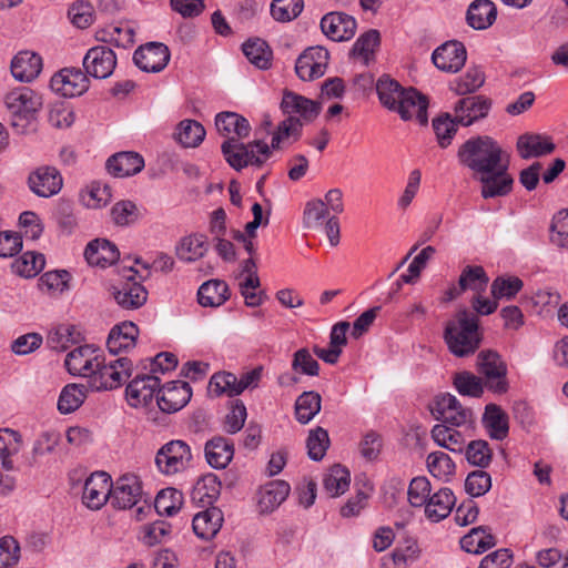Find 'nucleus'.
<instances>
[{
	"mask_svg": "<svg viewBox=\"0 0 568 568\" xmlns=\"http://www.w3.org/2000/svg\"><path fill=\"white\" fill-rule=\"evenodd\" d=\"M182 505L183 494L172 487L159 491L154 500V508L160 516H172L181 509Z\"/></svg>",
	"mask_w": 568,
	"mask_h": 568,
	"instance_id": "nucleus-49",
	"label": "nucleus"
},
{
	"mask_svg": "<svg viewBox=\"0 0 568 568\" xmlns=\"http://www.w3.org/2000/svg\"><path fill=\"white\" fill-rule=\"evenodd\" d=\"M523 286V281L517 276H497L491 283L490 292L494 300H511Z\"/></svg>",
	"mask_w": 568,
	"mask_h": 568,
	"instance_id": "nucleus-57",
	"label": "nucleus"
},
{
	"mask_svg": "<svg viewBox=\"0 0 568 568\" xmlns=\"http://www.w3.org/2000/svg\"><path fill=\"white\" fill-rule=\"evenodd\" d=\"M379 32L375 29L368 30L355 41L349 55L361 58L367 64L371 55L374 54L375 49L379 45Z\"/></svg>",
	"mask_w": 568,
	"mask_h": 568,
	"instance_id": "nucleus-56",
	"label": "nucleus"
},
{
	"mask_svg": "<svg viewBox=\"0 0 568 568\" xmlns=\"http://www.w3.org/2000/svg\"><path fill=\"white\" fill-rule=\"evenodd\" d=\"M329 446V437L326 429L316 427L312 429L306 439L308 457L315 462L322 460Z\"/></svg>",
	"mask_w": 568,
	"mask_h": 568,
	"instance_id": "nucleus-62",
	"label": "nucleus"
},
{
	"mask_svg": "<svg viewBox=\"0 0 568 568\" xmlns=\"http://www.w3.org/2000/svg\"><path fill=\"white\" fill-rule=\"evenodd\" d=\"M459 162L475 174L490 173L509 164V155L489 135H478L463 143L457 153Z\"/></svg>",
	"mask_w": 568,
	"mask_h": 568,
	"instance_id": "nucleus-1",
	"label": "nucleus"
},
{
	"mask_svg": "<svg viewBox=\"0 0 568 568\" xmlns=\"http://www.w3.org/2000/svg\"><path fill=\"white\" fill-rule=\"evenodd\" d=\"M111 477L104 471H95L87 478L83 486L82 501L90 509H100L111 500Z\"/></svg>",
	"mask_w": 568,
	"mask_h": 568,
	"instance_id": "nucleus-18",
	"label": "nucleus"
},
{
	"mask_svg": "<svg viewBox=\"0 0 568 568\" xmlns=\"http://www.w3.org/2000/svg\"><path fill=\"white\" fill-rule=\"evenodd\" d=\"M247 60L261 70H267L272 64L273 52L266 41L254 38L248 39L242 45Z\"/></svg>",
	"mask_w": 568,
	"mask_h": 568,
	"instance_id": "nucleus-40",
	"label": "nucleus"
},
{
	"mask_svg": "<svg viewBox=\"0 0 568 568\" xmlns=\"http://www.w3.org/2000/svg\"><path fill=\"white\" fill-rule=\"evenodd\" d=\"M192 397V388L186 382L173 381L161 387L156 395L159 408L164 413L182 409Z\"/></svg>",
	"mask_w": 568,
	"mask_h": 568,
	"instance_id": "nucleus-16",
	"label": "nucleus"
},
{
	"mask_svg": "<svg viewBox=\"0 0 568 568\" xmlns=\"http://www.w3.org/2000/svg\"><path fill=\"white\" fill-rule=\"evenodd\" d=\"M10 124L16 133L24 134L31 131L36 121V94L28 87L11 90L4 98Z\"/></svg>",
	"mask_w": 568,
	"mask_h": 568,
	"instance_id": "nucleus-4",
	"label": "nucleus"
},
{
	"mask_svg": "<svg viewBox=\"0 0 568 568\" xmlns=\"http://www.w3.org/2000/svg\"><path fill=\"white\" fill-rule=\"evenodd\" d=\"M465 449V456L469 464L479 468L489 466L493 457V450L486 440H471Z\"/></svg>",
	"mask_w": 568,
	"mask_h": 568,
	"instance_id": "nucleus-58",
	"label": "nucleus"
},
{
	"mask_svg": "<svg viewBox=\"0 0 568 568\" xmlns=\"http://www.w3.org/2000/svg\"><path fill=\"white\" fill-rule=\"evenodd\" d=\"M453 384L462 396L479 398L484 394L485 383L480 377L467 371L455 374Z\"/></svg>",
	"mask_w": 568,
	"mask_h": 568,
	"instance_id": "nucleus-55",
	"label": "nucleus"
},
{
	"mask_svg": "<svg viewBox=\"0 0 568 568\" xmlns=\"http://www.w3.org/2000/svg\"><path fill=\"white\" fill-rule=\"evenodd\" d=\"M351 474L342 465H334L323 479L324 488L332 497L344 494L349 486Z\"/></svg>",
	"mask_w": 568,
	"mask_h": 568,
	"instance_id": "nucleus-50",
	"label": "nucleus"
},
{
	"mask_svg": "<svg viewBox=\"0 0 568 568\" xmlns=\"http://www.w3.org/2000/svg\"><path fill=\"white\" fill-rule=\"evenodd\" d=\"M481 424L491 439L504 440L509 434L508 414L497 404L485 406Z\"/></svg>",
	"mask_w": 568,
	"mask_h": 568,
	"instance_id": "nucleus-27",
	"label": "nucleus"
},
{
	"mask_svg": "<svg viewBox=\"0 0 568 568\" xmlns=\"http://www.w3.org/2000/svg\"><path fill=\"white\" fill-rule=\"evenodd\" d=\"M209 390L216 396L227 394L232 397L242 394V390H240L239 377L229 372L214 374L210 379Z\"/></svg>",
	"mask_w": 568,
	"mask_h": 568,
	"instance_id": "nucleus-53",
	"label": "nucleus"
},
{
	"mask_svg": "<svg viewBox=\"0 0 568 568\" xmlns=\"http://www.w3.org/2000/svg\"><path fill=\"white\" fill-rule=\"evenodd\" d=\"M108 172L115 178L135 175L144 168V159L136 152H119L106 161Z\"/></svg>",
	"mask_w": 568,
	"mask_h": 568,
	"instance_id": "nucleus-28",
	"label": "nucleus"
},
{
	"mask_svg": "<svg viewBox=\"0 0 568 568\" xmlns=\"http://www.w3.org/2000/svg\"><path fill=\"white\" fill-rule=\"evenodd\" d=\"M303 0H273L271 14L278 22H288L296 19L303 11Z\"/></svg>",
	"mask_w": 568,
	"mask_h": 568,
	"instance_id": "nucleus-59",
	"label": "nucleus"
},
{
	"mask_svg": "<svg viewBox=\"0 0 568 568\" xmlns=\"http://www.w3.org/2000/svg\"><path fill=\"white\" fill-rule=\"evenodd\" d=\"M204 452L210 466L223 469L233 458L234 446L230 439L223 436H215L205 444Z\"/></svg>",
	"mask_w": 568,
	"mask_h": 568,
	"instance_id": "nucleus-32",
	"label": "nucleus"
},
{
	"mask_svg": "<svg viewBox=\"0 0 568 568\" xmlns=\"http://www.w3.org/2000/svg\"><path fill=\"white\" fill-rule=\"evenodd\" d=\"M90 80L79 68H64L54 73L50 80L53 92L64 98L79 97L89 90Z\"/></svg>",
	"mask_w": 568,
	"mask_h": 568,
	"instance_id": "nucleus-10",
	"label": "nucleus"
},
{
	"mask_svg": "<svg viewBox=\"0 0 568 568\" xmlns=\"http://www.w3.org/2000/svg\"><path fill=\"white\" fill-rule=\"evenodd\" d=\"M290 490V485L284 480H273L265 485L258 500L261 511H273L287 498Z\"/></svg>",
	"mask_w": 568,
	"mask_h": 568,
	"instance_id": "nucleus-39",
	"label": "nucleus"
},
{
	"mask_svg": "<svg viewBox=\"0 0 568 568\" xmlns=\"http://www.w3.org/2000/svg\"><path fill=\"white\" fill-rule=\"evenodd\" d=\"M479 321L467 308L459 310L446 323L444 339L450 353L458 357L474 354L480 345Z\"/></svg>",
	"mask_w": 568,
	"mask_h": 568,
	"instance_id": "nucleus-2",
	"label": "nucleus"
},
{
	"mask_svg": "<svg viewBox=\"0 0 568 568\" xmlns=\"http://www.w3.org/2000/svg\"><path fill=\"white\" fill-rule=\"evenodd\" d=\"M433 440L443 448L453 453H463L465 448V437L458 430L447 425L437 424L432 430Z\"/></svg>",
	"mask_w": 568,
	"mask_h": 568,
	"instance_id": "nucleus-41",
	"label": "nucleus"
},
{
	"mask_svg": "<svg viewBox=\"0 0 568 568\" xmlns=\"http://www.w3.org/2000/svg\"><path fill=\"white\" fill-rule=\"evenodd\" d=\"M87 397V388L79 384H68L63 387L59 399L58 409L61 414H70L77 410Z\"/></svg>",
	"mask_w": 568,
	"mask_h": 568,
	"instance_id": "nucleus-47",
	"label": "nucleus"
},
{
	"mask_svg": "<svg viewBox=\"0 0 568 568\" xmlns=\"http://www.w3.org/2000/svg\"><path fill=\"white\" fill-rule=\"evenodd\" d=\"M36 53L21 51L11 61L12 77L20 82H32L36 79Z\"/></svg>",
	"mask_w": 568,
	"mask_h": 568,
	"instance_id": "nucleus-48",
	"label": "nucleus"
},
{
	"mask_svg": "<svg viewBox=\"0 0 568 568\" xmlns=\"http://www.w3.org/2000/svg\"><path fill=\"white\" fill-rule=\"evenodd\" d=\"M485 83V73L480 67L471 65L465 74L456 78L449 89L457 95H466L476 92Z\"/></svg>",
	"mask_w": 568,
	"mask_h": 568,
	"instance_id": "nucleus-43",
	"label": "nucleus"
},
{
	"mask_svg": "<svg viewBox=\"0 0 568 568\" xmlns=\"http://www.w3.org/2000/svg\"><path fill=\"white\" fill-rule=\"evenodd\" d=\"M477 366L490 392L505 394L508 390L507 366L497 352L481 351L477 356Z\"/></svg>",
	"mask_w": 568,
	"mask_h": 568,
	"instance_id": "nucleus-7",
	"label": "nucleus"
},
{
	"mask_svg": "<svg viewBox=\"0 0 568 568\" xmlns=\"http://www.w3.org/2000/svg\"><path fill=\"white\" fill-rule=\"evenodd\" d=\"M22 446L21 435L10 428L0 429V462L4 469L11 470L13 463L10 459Z\"/></svg>",
	"mask_w": 568,
	"mask_h": 568,
	"instance_id": "nucleus-45",
	"label": "nucleus"
},
{
	"mask_svg": "<svg viewBox=\"0 0 568 568\" xmlns=\"http://www.w3.org/2000/svg\"><path fill=\"white\" fill-rule=\"evenodd\" d=\"M70 277L65 270L47 272L40 277L38 286L45 288L49 294L58 295L68 290Z\"/></svg>",
	"mask_w": 568,
	"mask_h": 568,
	"instance_id": "nucleus-63",
	"label": "nucleus"
},
{
	"mask_svg": "<svg viewBox=\"0 0 568 568\" xmlns=\"http://www.w3.org/2000/svg\"><path fill=\"white\" fill-rule=\"evenodd\" d=\"M142 497V486L138 476L125 474L111 487V505L119 509L132 508Z\"/></svg>",
	"mask_w": 568,
	"mask_h": 568,
	"instance_id": "nucleus-17",
	"label": "nucleus"
},
{
	"mask_svg": "<svg viewBox=\"0 0 568 568\" xmlns=\"http://www.w3.org/2000/svg\"><path fill=\"white\" fill-rule=\"evenodd\" d=\"M467 51L463 42L449 40L437 47L432 61L437 69L448 73H457L465 65Z\"/></svg>",
	"mask_w": 568,
	"mask_h": 568,
	"instance_id": "nucleus-14",
	"label": "nucleus"
},
{
	"mask_svg": "<svg viewBox=\"0 0 568 568\" xmlns=\"http://www.w3.org/2000/svg\"><path fill=\"white\" fill-rule=\"evenodd\" d=\"M329 53L324 47L307 48L296 60L295 72L303 81H310L324 75L328 64Z\"/></svg>",
	"mask_w": 568,
	"mask_h": 568,
	"instance_id": "nucleus-13",
	"label": "nucleus"
},
{
	"mask_svg": "<svg viewBox=\"0 0 568 568\" xmlns=\"http://www.w3.org/2000/svg\"><path fill=\"white\" fill-rule=\"evenodd\" d=\"M432 416L440 420L443 425L462 427L471 425L474 422L473 410L464 407L452 394L445 393L435 396L428 405Z\"/></svg>",
	"mask_w": 568,
	"mask_h": 568,
	"instance_id": "nucleus-5",
	"label": "nucleus"
},
{
	"mask_svg": "<svg viewBox=\"0 0 568 568\" xmlns=\"http://www.w3.org/2000/svg\"><path fill=\"white\" fill-rule=\"evenodd\" d=\"M209 251L207 237L204 234H192L181 240L176 246V255L184 262H195Z\"/></svg>",
	"mask_w": 568,
	"mask_h": 568,
	"instance_id": "nucleus-38",
	"label": "nucleus"
},
{
	"mask_svg": "<svg viewBox=\"0 0 568 568\" xmlns=\"http://www.w3.org/2000/svg\"><path fill=\"white\" fill-rule=\"evenodd\" d=\"M356 20L344 12H329L321 20L323 33L333 41H346L354 37Z\"/></svg>",
	"mask_w": 568,
	"mask_h": 568,
	"instance_id": "nucleus-23",
	"label": "nucleus"
},
{
	"mask_svg": "<svg viewBox=\"0 0 568 568\" xmlns=\"http://www.w3.org/2000/svg\"><path fill=\"white\" fill-rule=\"evenodd\" d=\"M508 166L509 164H503L495 171L478 176L481 183L480 194L484 199L506 196L511 192L514 179L508 173Z\"/></svg>",
	"mask_w": 568,
	"mask_h": 568,
	"instance_id": "nucleus-22",
	"label": "nucleus"
},
{
	"mask_svg": "<svg viewBox=\"0 0 568 568\" xmlns=\"http://www.w3.org/2000/svg\"><path fill=\"white\" fill-rule=\"evenodd\" d=\"M63 185V179L54 166L38 168V196L50 197L58 194Z\"/></svg>",
	"mask_w": 568,
	"mask_h": 568,
	"instance_id": "nucleus-44",
	"label": "nucleus"
},
{
	"mask_svg": "<svg viewBox=\"0 0 568 568\" xmlns=\"http://www.w3.org/2000/svg\"><path fill=\"white\" fill-rule=\"evenodd\" d=\"M426 463L429 473L438 479H446L455 471L453 459L444 452L430 453Z\"/></svg>",
	"mask_w": 568,
	"mask_h": 568,
	"instance_id": "nucleus-61",
	"label": "nucleus"
},
{
	"mask_svg": "<svg viewBox=\"0 0 568 568\" xmlns=\"http://www.w3.org/2000/svg\"><path fill=\"white\" fill-rule=\"evenodd\" d=\"M406 89H404L396 80L389 75H382L376 82V92L383 106L393 110L395 104L403 97Z\"/></svg>",
	"mask_w": 568,
	"mask_h": 568,
	"instance_id": "nucleus-46",
	"label": "nucleus"
},
{
	"mask_svg": "<svg viewBox=\"0 0 568 568\" xmlns=\"http://www.w3.org/2000/svg\"><path fill=\"white\" fill-rule=\"evenodd\" d=\"M550 232L552 244L568 250V210H561L554 216Z\"/></svg>",
	"mask_w": 568,
	"mask_h": 568,
	"instance_id": "nucleus-64",
	"label": "nucleus"
},
{
	"mask_svg": "<svg viewBox=\"0 0 568 568\" xmlns=\"http://www.w3.org/2000/svg\"><path fill=\"white\" fill-rule=\"evenodd\" d=\"M322 407V397L315 390L303 392L295 400V417L301 424L310 423Z\"/></svg>",
	"mask_w": 568,
	"mask_h": 568,
	"instance_id": "nucleus-42",
	"label": "nucleus"
},
{
	"mask_svg": "<svg viewBox=\"0 0 568 568\" xmlns=\"http://www.w3.org/2000/svg\"><path fill=\"white\" fill-rule=\"evenodd\" d=\"M221 481L215 474L209 473L202 476L192 491V499L202 507H213V503L221 494Z\"/></svg>",
	"mask_w": 568,
	"mask_h": 568,
	"instance_id": "nucleus-36",
	"label": "nucleus"
},
{
	"mask_svg": "<svg viewBox=\"0 0 568 568\" xmlns=\"http://www.w3.org/2000/svg\"><path fill=\"white\" fill-rule=\"evenodd\" d=\"M80 334L72 325H59L52 328L47 337L48 346L58 352L65 351L71 344L79 341Z\"/></svg>",
	"mask_w": 568,
	"mask_h": 568,
	"instance_id": "nucleus-54",
	"label": "nucleus"
},
{
	"mask_svg": "<svg viewBox=\"0 0 568 568\" xmlns=\"http://www.w3.org/2000/svg\"><path fill=\"white\" fill-rule=\"evenodd\" d=\"M131 371L132 362L129 358L120 357L105 364L101 355V362L91 375L89 386L94 390L118 388L131 376Z\"/></svg>",
	"mask_w": 568,
	"mask_h": 568,
	"instance_id": "nucleus-6",
	"label": "nucleus"
},
{
	"mask_svg": "<svg viewBox=\"0 0 568 568\" xmlns=\"http://www.w3.org/2000/svg\"><path fill=\"white\" fill-rule=\"evenodd\" d=\"M139 327L133 322H122L113 326L106 339V347L113 355L132 349L136 344Z\"/></svg>",
	"mask_w": 568,
	"mask_h": 568,
	"instance_id": "nucleus-25",
	"label": "nucleus"
},
{
	"mask_svg": "<svg viewBox=\"0 0 568 568\" xmlns=\"http://www.w3.org/2000/svg\"><path fill=\"white\" fill-rule=\"evenodd\" d=\"M192 459L190 446L180 439L164 444L155 456V464L161 473L173 475L184 470Z\"/></svg>",
	"mask_w": 568,
	"mask_h": 568,
	"instance_id": "nucleus-8",
	"label": "nucleus"
},
{
	"mask_svg": "<svg viewBox=\"0 0 568 568\" xmlns=\"http://www.w3.org/2000/svg\"><path fill=\"white\" fill-rule=\"evenodd\" d=\"M204 138L205 129L195 120H183L178 125L176 140L184 148H196Z\"/></svg>",
	"mask_w": 568,
	"mask_h": 568,
	"instance_id": "nucleus-52",
	"label": "nucleus"
},
{
	"mask_svg": "<svg viewBox=\"0 0 568 568\" xmlns=\"http://www.w3.org/2000/svg\"><path fill=\"white\" fill-rule=\"evenodd\" d=\"M489 278L483 266L479 265H467L462 271L458 284L462 290L474 291L476 293H481L486 290Z\"/></svg>",
	"mask_w": 568,
	"mask_h": 568,
	"instance_id": "nucleus-51",
	"label": "nucleus"
},
{
	"mask_svg": "<svg viewBox=\"0 0 568 568\" xmlns=\"http://www.w3.org/2000/svg\"><path fill=\"white\" fill-rule=\"evenodd\" d=\"M223 513L217 507H209L196 514L192 520L194 534L205 540L213 538L222 527Z\"/></svg>",
	"mask_w": 568,
	"mask_h": 568,
	"instance_id": "nucleus-30",
	"label": "nucleus"
},
{
	"mask_svg": "<svg viewBox=\"0 0 568 568\" xmlns=\"http://www.w3.org/2000/svg\"><path fill=\"white\" fill-rule=\"evenodd\" d=\"M84 257L90 265L104 268L119 260L120 252L116 245L109 240L95 239L88 243Z\"/></svg>",
	"mask_w": 568,
	"mask_h": 568,
	"instance_id": "nucleus-26",
	"label": "nucleus"
},
{
	"mask_svg": "<svg viewBox=\"0 0 568 568\" xmlns=\"http://www.w3.org/2000/svg\"><path fill=\"white\" fill-rule=\"evenodd\" d=\"M217 132L229 138L245 139L251 132L248 121L235 112H221L215 116Z\"/></svg>",
	"mask_w": 568,
	"mask_h": 568,
	"instance_id": "nucleus-31",
	"label": "nucleus"
},
{
	"mask_svg": "<svg viewBox=\"0 0 568 568\" xmlns=\"http://www.w3.org/2000/svg\"><path fill=\"white\" fill-rule=\"evenodd\" d=\"M229 297V285L222 280H210L203 283L197 291V301L204 307L221 306Z\"/></svg>",
	"mask_w": 568,
	"mask_h": 568,
	"instance_id": "nucleus-35",
	"label": "nucleus"
},
{
	"mask_svg": "<svg viewBox=\"0 0 568 568\" xmlns=\"http://www.w3.org/2000/svg\"><path fill=\"white\" fill-rule=\"evenodd\" d=\"M101 355V351L93 345H80L67 354L64 365L71 375L90 379L99 367Z\"/></svg>",
	"mask_w": 568,
	"mask_h": 568,
	"instance_id": "nucleus-11",
	"label": "nucleus"
},
{
	"mask_svg": "<svg viewBox=\"0 0 568 568\" xmlns=\"http://www.w3.org/2000/svg\"><path fill=\"white\" fill-rule=\"evenodd\" d=\"M242 139L229 138L221 145L226 163L235 171L252 165L261 168L271 156L270 145L262 140L243 143Z\"/></svg>",
	"mask_w": 568,
	"mask_h": 568,
	"instance_id": "nucleus-3",
	"label": "nucleus"
},
{
	"mask_svg": "<svg viewBox=\"0 0 568 568\" xmlns=\"http://www.w3.org/2000/svg\"><path fill=\"white\" fill-rule=\"evenodd\" d=\"M436 253V248L434 246L424 247L412 261L408 266L407 274H402L399 280L397 281V291L400 288L402 283L412 284L415 283L419 277L422 270L426 266L427 262L433 257Z\"/></svg>",
	"mask_w": 568,
	"mask_h": 568,
	"instance_id": "nucleus-60",
	"label": "nucleus"
},
{
	"mask_svg": "<svg viewBox=\"0 0 568 568\" xmlns=\"http://www.w3.org/2000/svg\"><path fill=\"white\" fill-rule=\"evenodd\" d=\"M160 389V378L152 374L138 375L126 386L125 395L130 406H146Z\"/></svg>",
	"mask_w": 568,
	"mask_h": 568,
	"instance_id": "nucleus-20",
	"label": "nucleus"
},
{
	"mask_svg": "<svg viewBox=\"0 0 568 568\" xmlns=\"http://www.w3.org/2000/svg\"><path fill=\"white\" fill-rule=\"evenodd\" d=\"M281 110L284 114L293 116L292 114H300L305 122L314 121L322 110L320 102L307 99L292 91H284Z\"/></svg>",
	"mask_w": 568,
	"mask_h": 568,
	"instance_id": "nucleus-24",
	"label": "nucleus"
},
{
	"mask_svg": "<svg viewBox=\"0 0 568 568\" xmlns=\"http://www.w3.org/2000/svg\"><path fill=\"white\" fill-rule=\"evenodd\" d=\"M516 146L523 159L539 158L552 153L556 149L551 138L534 133L520 135Z\"/></svg>",
	"mask_w": 568,
	"mask_h": 568,
	"instance_id": "nucleus-29",
	"label": "nucleus"
},
{
	"mask_svg": "<svg viewBox=\"0 0 568 568\" xmlns=\"http://www.w3.org/2000/svg\"><path fill=\"white\" fill-rule=\"evenodd\" d=\"M136 274L138 271L133 267L124 268L123 276L128 281L119 286L113 285L111 288L115 302L124 310H136L144 305L148 300L145 287L134 281Z\"/></svg>",
	"mask_w": 568,
	"mask_h": 568,
	"instance_id": "nucleus-9",
	"label": "nucleus"
},
{
	"mask_svg": "<svg viewBox=\"0 0 568 568\" xmlns=\"http://www.w3.org/2000/svg\"><path fill=\"white\" fill-rule=\"evenodd\" d=\"M82 64L87 75L95 79H106L115 69L116 55L109 47L97 45L88 50Z\"/></svg>",
	"mask_w": 568,
	"mask_h": 568,
	"instance_id": "nucleus-15",
	"label": "nucleus"
},
{
	"mask_svg": "<svg viewBox=\"0 0 568 568\" xmlns=\"http://www.w3.org/2000/svg\"><path fill=\"white\" fill-rule=\"evenodd\" d=\"M428 100L415 88L405 90L392 111L397 112L404 121L410 120L414 115L420 124H427Z\"/></svg>",
	"mask_w": 568,
	"mask_h": 568,
	"instance_id": "nucleus-19",
	"label": "nucleus"
},
{
	"mask_svg": "<svg viewBox=\"0 0 568 568\" xmlns=\"http://www.w3.org/2000/svg\"><path fill=\"white\" fill-rule=\"evenodd\" d=\"M497 17V9L490 0H475L467 10V23L475 30L489 28Z\"/></svg>",
	"mask_w": 568,
	"mask_h": 568,
	"instance_id": "nucleus-34",
	"label": "nucleus"
},
{
	"mask_svg": "<svg viewBox=\"0 0 568 568\" xmlns=\"http://www.w3.org/2000/svg\"><path fill=\"white\" fill-rule=\"evenodd\" d=\"M495 545L496 538L488 526L475 527L460 539L462 548L473 554H483Z\"/></svg>",
	"mask_w": 568,
	"mask_h": 568,
	"instance_id": "nucleus-37",
	"label": "nucleus"
},
{
	"mask_svg": "<svg viewBox=\"0 0 568 568\" xmlns=\"http://www.w3.org/2000/svg\"><path fill=\"white\" fill-rule=\"evenodd\" d=\"M455 503L456 498L452 489L440 488L426 503L425 515L429 520L438 523L450 514Z\"/></svg>",
	"mask_w": 568,
	"mask_h": 568,
	"instance_id": "nucleus-33",
	"label": "nucleus"
},
{
	"mask_svg": "<svg viewBox=\"0 0 568 568\" xmlns=\"http://www.w3.org/2000/svg\"><path fill=\"white\" fill-rule=\"evenodd\" d=\"M171 53L162 42H148L140 45L133 53L134 64L144 72H161L169 63Z\"/></svg>",
	"mask_w": 568,
	"mask_h": 568,
	"instance_id": "nucleus-12",
	"label": "nucleus"
},
{
	"mask_svg": "<svg viewBox=\"0 0 568 568\" xmlns=\"http://www.w3.org/2000/svg\"><path fill=\"white\" fill-rule=\"evenodd\" d=\"M491 109V100L485 95H470L460 99L455 105L457 123L469 126L486 118Z\"/></svg>",
	"mask_w": 568,
	"mask_h": 568,
	"instance_id": "nucleus-21",
	"label": "nucleus"
}]
</instances>
